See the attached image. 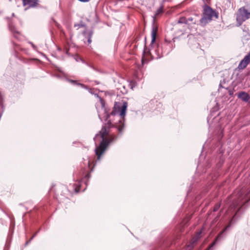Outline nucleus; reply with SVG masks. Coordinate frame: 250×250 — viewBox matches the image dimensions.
<instances>
[{"label": "nucleus", "instance_id": "a878e982", "mask_svg": "<svg viewBox=\"0 0 250 250\" xmlns=\"http://www.w3.org/2000/svg\"><path fill=\"white\" fill-rule=\"evenodd\" d=\"M86 177H87L89 178V174H87V175L86 176Z\"/></svg>", "mask_w": 250, "mask_h": 250}, {"label": "nucleus", "instance_id": "f257e3e1", "mask_svg": "<svg viewBox=\"0 0 250 250\" xmlns=\"http://www.w3.org/2000/svg\"><path fill=\"white\" fill-rule=\"evenodd\" d=\"M114 140V137L109 133L108 129L105 126L103 127L99 133L97 134L95 138L96 145L100 143L98 146L95 149V153L97 159L100 160L101 155L104 152L109 144Z\"/></svg>", "mask_w": 250, "mask_h": 250}, {"label": "nucleus", "instance_id": "20e7f679", "mask_svg": "<svg viewBox=\"0 0 250 250\" xmlns=\"http://www.w3.org/2000/svg\"><path fill=\"white\" fill-rule=\"evenodd\" d=\"M213 17L218 18V15L208 6H205L204 8L203 17L200 20V22L202 25H205L209 21H210Z\"/></svg>", "mask_w": 250, "mask_h": 250}, {"label": "nucleus", "instance_id": "f3484780", "mask_svg": "<svg viewBox=\"0 0 250 250\" xmlns=\"http://www.w3.org/2000/svg\"><path fill=\"white\" fill-rule=\"evenodd\" d=\"M79 1H82V2H87L89 0H79Z\"/></svg>", "mask_w": 250, "mask_h": 250}, {"label": "nucleus", "instance_id": "7ed1b4c3", "mask_svg": "<svg viewBox=\"0 0 250 250\" xmlns=\"http://www.w3.org/2000/svg\"><path fill=\"white\" fill-rule=\"evenodd\" d=\"M250 18V2L244 7L239 9L237 14L236 20L240 25L245 20Z\"/></svg>", "mask_w": 250, "mask_h": 250}, {"label": "nucleus", "instance_id": "bb28decb", "mask_svg": "<svg viewBox=\"0 0 250 250\" xmlns=\"http://www.w3.org/2000/svg\"><path fill=\"white\" fill-rule=\"evenodd\" d=\"M88 165H89V166H90V162L89 161L88 162Z\"/></svg>", "mask_w": 250, "mask_h": 250}, {"label": "nucleus", "instance_id": "412c9836", "mask_svg": "<svg viewBox=\"0 0 250 250\" xmlns=\"http://www.w3.org/2000/svg\"><path fill=\"white\" fill-rule=\"evenodd\" d=\"M98 105H97V106H96V107H97V110H98V112H99H99H100V111H99V109H98Z\"/></svg>", "mask_w": 250, "mask_h": 250}, {"label": "nucleus", "instance_id": "6e6552de", "mask_svg": "<svg viewBox=\"0 0 250 250\" xmlns=\"http://www.w3.org/2000/svg\"><path fill=\"white\" fill-rule=\"evenodd\" d=\"M201 233H202L201 231L198 232L197 233V234L196 235V236L193 238L191 242L187 247V250H190L193 248V243H195L198 240V239L200 238V235Z\"/></svg>", "mask_w": 250, "mask_h": 250}, {"label": "nucleus", "instance_id": "ddd939ff", "mask_svg": "<svg viewBox=\"0 0 250 250\" xmlns=\"http://www.w3.org/2000/svg\"><path fill=\"white\" fill-rule=\"evenodd\" d=\"M69 82H71L72 83H73V84H78V85H81V86L82 87H85V86H84L83 85V84H80V83H77L76 81H73V80H70V81H69Z\"/></svg>", "mask_w": 250, "mask_h": 250}, {"label": "nucleus", "instance_id": "aec40b11", "mask_svg": "<svg viewBox=\"0 0 250 250\" xmlns=\"http://www.w3.org/2000/svg\"><path fill=\"white\" fill-rule=\"evenodd\" d=\"M166 42H168V43H170V41H168L167 39L166 40Z\"/></svg>", "mask_w": 250, "mask_h": 250}, {"label": "nucleus", "instance_id": "5701e85b", "mask_svg": "<svg viewBox=\"0 0 250 250\" xmlns=\"http://www.w3.org/2000/svg\"><path fill=\"white\" fill-rule=\"evenodd\" d=\"M35 235H36V234L32 237H31L30 241H31L33 239V238L35 236Z\"/></svg>", "mask_w": 250, "mask_h": 250}, {"label": "nucleus", "instance_id": "9d476101", "mask_svg": "<svg viewBox=\"0 0 250 250\" xmlns=\"http://www.w3.org/2000/svg\"><path fill=\"white\" fill-rule=\"evenodd\" d=\"M192 21H193V23H195L197 21L196 20H194L192 18H189L186 21L185 18H181L179 21V22H180V23L186 22L187 23L189 24H190L189 22Z\"/></svg>", "mask_w": 250, "mask_h": 250}, {"label": "nucleus", "instance_id": "393cba45", "mask_svg": "<svg viewBox=\"0 0 250 250\" xmlns=\"http://www.w3.org/2000/svg\"><path fill=\"white\" fill-rule=\"evenodd\" d=\"M99 117L100 119H101V115L100 114H99Z\"/></svg>", "mask_w": 250, "mask_h": 250}, {"label": "nucleus", "instance_id": "b1692460", "mask_svg": "<svg viewBox=\"0 0 250 250\" xmlns=\"http://www.w3.org/2000/svg\"><path fill=\"white\" fill-rule=\"evenodd\" d=\"M161 57V56L160 55H158V56H157V58H160Z\"/></svg>", "mask_w": 250, "mask_h": 250}, {"label": "nucleus", "instance_id": "39448f33", "mask_svg": "<svg viewBox=\"0 0 250 250\" xmlns=\"http://www.w3.org/2000/svg\"><path fill=\"white\" fill-rule=\"evenodd\" d=\"M250 63L249 59L248 56H246L245 58L240 62L238 68L239 69H244L248 65V64Z\"/></svg>", "mask_w": 250, "mask_h": 250}, {"label": "nucleus", "instance_id": "1a4fd4ad", "mask_svg": "<svg viewBox=\"0 0 250 250\" xmlns=\"http://www.w3.org/2000/svg\"><path fill=\"white\" fill-rule=\"evenodd\" d=\"M238 97L244 101L247 102L249 100V95L245 92H241L238 94Z\"/></svg>", "mask_w": 250, "mask_h": 250}, {"label": "nucleus", "instance_id": "dca6fc26", "mask_svg": "<svg viewBox=\"0 0 250 250\" xmlns=\"http://www.w3.org/2000/svg\"><path fill=\"white\" fill-rule=\"evenodd\" d=\"M31 44L32 46L33 47V48L34 49H36V47L35 45L34 44H33L32 43H31Z\"/></svg>", "mask_w": 250, "mask_h": 250}, {"label": "nucleus", "instance_id": "a211bd4d", "mask_svg": "<svg viewBox=\"0 0 250 250\" xmlns=\"http://www.w3.org/2000/svg\"><path fill=\"white\" fill-rule=\"evenodd\" d=\"M80 190V188L79 187V188H75V190H76V191L77 192H78Z\"/></svg>", "mask_w": 250, "mask_h": 250}, {"label": "nucleus", "instance_id": "6ab92c4d", "mask_svg": "<svg viewBox=\"0 0 250 250\" xmlns=\"http://www.w3.org/2000/svg\"><path fill=\"white\" fill-rule=\"evenodd\" d=\"M247 56L249 58L250 63V53Z\"/></svg>", "mask_w": 250, "mask_h": 250}, {"label": "nucleus", "instance_id": "9b49d317", "mask_svg": "<svg viewBox=\"0 0 250 250\" xmlns=\"http://www.w3.org/2000/svg\"><path fill=\"white\" fill-rule=\"evenodd\" d=\"M157 34V29L153 27L151 32V45L155 42Z\"/></svg>", "mask_w": 250, "mask_h": 250}, {"label": "nucleus", "instance_id": "4be33fe9", "mask_svg": "<svg viewBox=\"0 0 250 250\" xmlns=\"http://www.w3.org/2000/svg\"><path fill=\"white\" fill-rule=\"evenodd\" d=\"M88 41L89 43H90L91 42V40L90 39H88Z\"/></svg>", "mask_w": 250, "mask_h": 250}, {"label": "nucleus", "instance_id": "f03ea898", "mask_svg": "<svg viewBox=\"0 0 250 250\" xmlns=\"http://www.w3.org/2000/svg\"><path fill=\"white\" fill-rule=\"evenodd\" d=\"M127 107V104L125 102L121 109L119 110V113L113 111L108 116L109 118H110L111 116H114V121L113 123L110 122L109 125H114L117 128L119 133H122L124 128L125 117L126 114Z\"/></svg>", "mask_w": 250, "mask_h": 250}, {"label": "nucleus", "instance_id": "2eb2a0df", "mask_svg": "<svg viewBox=\"0 0 250 250\" xmlns=\"http://www.w3.org/2000/svg\"><path fill=\"white\" fill-rule=\"evenodd\" d=\"M161 12H162V10H161V9H159V10L157 11V13H156V15H158L159 13H161Z\"/></svg>", "mask_w": 250, "mask_h": 250}, {"label": "nucleus", "instance_id": "f8f14e48", "mask_svg": "<svg viewBox=\"0 0 250 250\" xmlns=\"http://www.w3.org/2000/svg\"><path fill=\"white\" fill-rule=\"evenodd\" d=\"M99 101H100V106L101 107V109L103 110L104 111L105 110L104 109V102L101 98H99Z\"/></svg>", "mask_w": 250, "mask_h": 250}, {"label": "nucleus", "instance_id": "423d86ee", "mask_svg": "<svg viewBox=\"0 0 250 250\" xmlns=\"http://www.w3.org/2000/svg\"><path fill=\"white\" fill-rule=\"evenodd\" d=\"M231 221H231L230 224L228 226H227L226 228L218 234L214 241L208 247V249L207 250H209L210 249H211L213 246H214L215 245L218 240H219L221 237L222 234L228 229V228L230 227Z\"/></svg>", "mask_w": 250, "mask_h": 250}, {"label": "nucleus", "instance_id": "4468645a", "mask_svg": "<svg viewBox=\"0 0 250 250\" xmlns=\"http://www.w3.org/2000/svg\"><path fill=\"white\" fill-rule=\"evenodd\" d=\"M130 85L131 86V88L132 89L133 87L135 85V83L132 82V83H130Z\"/></svg>", "mask_w": 250, "mask_h": 250}, {"label": "nucleus", "instance_id": "0eeeda50", "mask_svg": "<svg viewBox=\"0 0 250 250\" xmlns=\"http://www.w3.org/2000/svg\"><path fill=\"white\" fill-rule=\"evenodd\" d=\"M24 6L28 5L29 7L35 6L37 4L38 0H22Z\"/></svg>", "mask_w": 250, "mask_h": 250}]
</instances>
